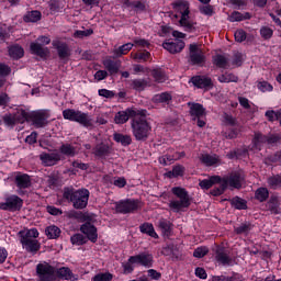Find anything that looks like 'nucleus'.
Segmentation results:
<instances>
[{
    "label": "nucleus",
    "instance_id": "13",
    "mask_svg": "<svg viewBox=\"0 0 281 281\" xmlns=\"http://www.w3.org/2000/svg\"><path fill=\"white\" fill-rule=\"evenodd\" d=\"M31 117L36 128H43V126H47V120H49V111L44 110L33 112Z\"/></svg>",
    "mask_w": 281,
    "mask_h": 281
},
{
    "label": "nucleus",
    "instance_id": "35",
    "mask_svg": "<svg viewBox=\"0 0 281 281\" xmlns=\"http://www.w3.org/2000/svg\"><path fill=\"white\" fill-rule=\"evenodd\" d=\"M247 19H251V15L249 13H240L238 11H234L228 16V21H231V23H235L236 21H246Z\"/></svg>",
    "mask_w": 281,
    "mask_h": 281
},
{
    "label": "nucleus",
    "instance_id": "28",
    "mask_svg": "<svg viewBox=\"0 0 281 281\" xmlns=\"http://www.w3.org/2000/svg\"><path fill=\"white\" fill-rule=\"evenodd\" d=\"M238 102L240 106H243V109H245L247 113H249L250 115H254V113L258 111V108L254 103H251L247 98L239 97Z\"/></svg>",
    "mask_w": 281,
    "mask_h": 281
},
{
    "label": "nucleus",
    "instance_id": "25",
    "mask_svg": "<svg viewBox=\"0 0 281 281\" xmlns=\"http://www.w3.org/2000/svg\"><path fill=\"white\" fill-rule=\"evenodd\" d=\"M15 184L18 186V188L25 189L32 186V181L30 180V176H27L26 173H16Z\"/></svg>",
    "mask_w": 281,
    "mask_h": 281
},
{
    "label": "nucleus",
    "instance_id": "15",
    "mask_svg": "<svg viewBox=\"0 0 281 281\" xmlns=\"http://www.w3.org/2000/svg\"><path fill=\"white\" fill-rule=\"evenodd\" d=\"M130 261L134 265H142V267H153V255L142 252L139 255L130 257Z\"/></svg>",
    "mask_w": 281,
    "mask_h": 281
},
{
    "label": "nucleus",
    "instance_id": "58",
    "mask_svg": "<svg viewBox=\"0 0 281 281\" xmlns=\"http://www.w3.org/2000/svg\"><path fill=\"white\" fill-rule=\"evenodd\" d=\"M258 89L262 92L266 91H273V86H271L269 82L267 81H261L258 83Z\"/></svg>",
    "mask_w": 281,
    "mask_h": 281
},
{
    "label": "nucleus",
    "instance_id": "21",
    "mask_svg": "<svg viewBox=\"0 0 281 281\" xmlns=\"http://www.w3.org/2000/svg\"><path fill=\"white\" fill-rule=\"evenodd\" d=\"M40 159L44 164V166H56V164L60 161V154H41Z\"/></svg>",
    "mask_w": 281,
    "mask_h": 281
},
{
    "label": "nucleus",
    "instance_id": "31",
    "mask_svg": "<svg viewBox=\"0 0 281 281\" xmlns=\"http://www.w3.org/2000/svg\"><path fill=\"white\" fill-rule=\"evenodd\" d=\"M59 151L61 155H66V157H76L78 155V149L69 144L61 145Z\"/></svg>",
    "mask_w": 281,
    "mask_h": 281
},
{
    "label": "nucleus",
    "instance_id": "16",
    "mask_svg": "<svg viewBox=\"0 0 281 281\" xmlns=\"http://www.w3.org/2000/svg\"><path fill=\"white\" fill-rule=\"evenodd\" d=\"M178 25L182 27L184 32H194V30H196V22L190 18V13L180 15Z\"/></svg>",
    "mask_w": 281,
    "mask_h": 281
},
{
    "label": "nucleus",
    "instance_id": "38",
    "mask_svg": "<svg viewBox=\"0 0 281 281\" xmlns=\"http://www.w3.org/2000/svg\"><path fill=\"white\" fill-rule=\"evenodd\" d=\"M170 100H172V95L167 92H162L154 97V102H158L160 104H169Z\"/></svg>",
    "mask_w": 281,
    "mask_h": 281
},
{
    "label": "nucleus",
    "instance_id": "26",
    "mask_svg": "<svg viewBox=\"0 0 281 281\" xmlns=\"http://www.w3.org/2000/svg\"><path fill=\"white\" fill-rule=\"evenodd\" d=\"M103 67L109 71L110 76H113L120 71V67H122V63L113 61L111 59L103 60Z\"/></svg>",
    "mask_w": 281,
    "mask_h": 281
},
{
    "label": "nucleus",
    "instance_id": "62",
    "mask_svg": "<svg viewBox=\"0 0 281 281\" xmlns=\"http://www.w3.org/2000/svg\"><path fill=\"white\" fill-rule=\"evenodd\" d=\"M135 60H148L150 58V53L148 50H144L143 53L136 54L134 56Z\"/></svg>",
    "mask_w": 281,
    "mask_h": 281
},
{
    "label": "nucleus",
    "instance_id": "22",
    "mask_svg": "<svg viewBox=\"0 0 281 281\" xmlns=\"http://www.w3.org/2000/svg\"><path fill=\"white\" fill-rule=\"evenodd\" d=\"M200 161L204 164V166H221V158L217 155H209L202 154L200 156Z\"/></svg>",
    "mask_w": 281,
    "mask_h": 281
},
{
    "label": "nucleus",
    "instance_id": "17",
    "mask_svg": "<svg viewBox=\"0 0 281 281\" xmlns=\"http://www.w3.org/2000/svg\"><path fill=\"white\" fill-rule=\"evenodd\" d=\"M23 205V200L18 195H11L5 202L0 203V210H21Z\"/></svg>",
    "mask_w": 281,
    "mask_h": 281
},
{
    "label": "nucleus",
    "instance_id": "42",
    "mask_svg": "<svg viewBox=\"0 0 281 281\" xmlns=\"http://www.w3.org/2000/svg\"><path fill=\"white\" fill-rule=\"evenodd\" d=\"M255 198L257 199V201H260L261 203L263 201H267V199H269V190H267V188L257 189Z\"/></svg>",
    "mask_w": 281,
    "mask_h": 281
},
{
    "label": "nucleus",
    "instance_id": "43",
    "mask_svg": "<svg viewBox=\"0 0 281 281\" xmlns=\"http://www.w3.org/2000/svg\"><path fill=\"white\" fill-rule=\"evenodd\" d=\"M216 260L221 262V265H232V258L221 250H217Z\"/></svg>",
    "mask_w": 281,
    "mask_h": 281
},
{
    "label": "nucleus",
    "instance_id": "24",
    "mask_svg": "<svg viewBox=\"0 0 281 281\" xmlns=\"http://www.w3.org/2000/svg\"><path fill=\"white\" fill-rule=\"evenodd\" d=\"M133 47H135V44L133 43L123 44L119 48L112 50L113 58H121V56H126V54H128V52H131Z\"/></svg>",
    "mask_w": 281,
    "mask_h": 281
},
{
    "label": "nucleus",
    "instance_id": "7",
    "mask_svg": "<svg viewBox=\"0 0 281 281\" xmlns=\"http://www.w3.org/2000/svg\"><path fill=\"white\" fill-rule=\"evenodd\" d=\"M50 43H52V38H49L48 36H40L37 38V43L33 42L30 45L32 54H35L36 56H40L41 58H45V56H48V54H49V48L43 47V45H49Z\"/></svg>",
    "mask_w": 281,
    "mask_h": 281
},
{
    "label": "nucleus",
    "instance_id": "30",
    "mask_svg": "<svg viewBox=\"0 0 281 281\" xmlns=\"http://www.w3.org/2000/svg\"><path fill=\"white\" fill-rule=\"evenodd\" d=\"M139 231L142 234H147V236H150L151 238H159V235H157V232H155V226L150 223H144L139 226Z\"/></svg>",
    "mask_w": 281,
    "mask_h": 281
},
{
    "label": "nucleus",
    "instance_id": "37",
    "mask_svg": "<svg viewBox=\"0 0 281 281\" xmlns=\"http://www.w3.org/2000/svg\"><path fill=\"white\" fill-rule=\"evenodd\" d=\"M218 82H238V76L232 72H225L217 78Z\"/></svg>",
    "mask_w": 281,
    "mask_h": 281
},
{
    "label": "nucleus",
    "instance_id": "3",
    "mask_svg": "<svg viewBox=\"0 0 281 281\" xmlns=\"http://www.w3.org/2000/svg\"><path fill=\"white\" fill-rule=\"evenodd\" d=\"M245 183V175L243 171H237L234 173H231V177L222 179L221 187L215 188L211 191V194L213 196H221L227 190V186L229 188L239 189L243 188V184Z\"/></svg>",
    "mask_w": 281,
    "mask_h": 281
},
{
    "label": "nucleus",
    "instance_id": "59",
    "mask_svg": "<svg viewBox=\"0 0 281 281\" xmlns=\"http://www.w3.org/2000/svg\"><path fill=\"white\" fill-rule=\"evenodd\" d=\"M93 34L92 30H86V31H76L74 33L75 38H85V36H91Z\"/></svg>",
    "mask_w": 281,
    "mask_h": 281
},
{
    "label": "nucleus",
    "instance_id": "8",
    "mask_svg": "<svg viewBox=\"0 0 281 281\" xmlns=\"http://www.w3.org/2000/svg\"><path fill=\"white\" fill-rule=\"evenodd\" d=\"M137 115H144V110L128 108L125 111H120L114 116L115 124H126L131 117L135 120Z\"/></svg>",
    "mask_w": 281,
    "mask_h": 281
},
{
    "label": "nucleus",
    "instance_id": "51",
    "mask_svg": "<svg viewBox=\"0 0 281 281\" xmlns=\"http://www.w3.org/2000/svg\"><path fill=\"white\" fill-rule=\"evenodd\" d=\"M3 122L7 126H14V124H19V122L16 121V116H14V114L4 115Z\"/></svg>",
    "mask_w": 281,
    "mask_h": 281
},
{
    "label": "nucleus",
    "instance_id": "45",
    "mask_svg": "<svg viewBox=\"0 0 281 281\" xmlns=\"http://www.w3.org/2000/svg\"><path fill=\"white\" fill-rule=\"evenodd\" d=\"M183 172H186V167L177 165L172 168V171L169 172V177H183Z\"/></svg>",
    "mask_w": 281,
    "mask_h": 281
},
{
    "label": "nucleus",
    "instance_id": "39",
    "mask_svg": "<svg viewBox=\"0 0 281 281\" xmlns=\"http://www.w3.org/2000/svg\"><path fill=\"white\" fill-rule=\"evenodd\" d=\"M45 234L48 238H58V236H60V228L56 225L48 226L45 229Z\"/></svg>",
    "mask_w": 281,
    "mask_h": 281
},
{
    "label": "nucleus",
    "instance_id": "33",
    "mask_svg": "<svg viewBox=\"0 0 281 281\" xmlns=\"http://www.w3.org/2000/svg\"><path fill=\"white\" fill-rule=\"evenodd\" d=\"M13 115L18 124H24V122H27V117H30V114L23 108H18L16 112L13 113Z\"/></svg>",
    "mask_w": 281,
    "mask_h": 281
},
{
    "label": "nucleus",
    "instance_id": "50",
    "mask_svg": "<svg viewBox=\"0 0 281 281\" xmlns=\"http://www.w3.org/2000/svg\"><path fill=\"white\" fill-rule=\"evenodd\" d=\"M209 251H210V249H207V247L202 246L194 250L193 256H194V258H203V257L207 256Z\"/></svg>",
    "mask_w": 281,
    "mask_h": 281
},
{
    "label": "nucleus",
    "instance_id": "48",
    "mask_svg": "<svg viewBox=\"0 0 281 281\" xmlns=\"http://www.w3.org/2000/svg\"><path fill=\"white\" fill-rule=\"evenodd\" d=\"M133 87L136 89V91H144V89L148 87V82L144 79H136L133 81Z\"/></svg>",
    "mask_w": 281,
    "mask_h": 281
},
{
    "label": "nucleus",
    "instance_id": "34",
    "mask_svg": "<svg viewBox=\"0 0 281 281\" xmlns=\"http://www.w3.org/2000/svg\"><path fill=\"white\" fill-rule=\"evenodd\" d=\"M53 45L56 47L59 57L69 58V47L67 46V44H60L58 42H53Z\"/></svg>",
    "mask_w": 281,
    "mask_h": 281
},
{
    "label": "nucleus",
    "instance_id": "52",
    "mask_svg": "<svg viewBox=\"0 0 281 281\" xmlns=\"http://www.w3.org/2000/svg\"><path fill=\"white\" fill-rule=\"evenodd\" d=\"M72 245H85L87 240L85 239V236L81 234H76L71 236L70 238Z\"/></svg>",
    "mask_w": 281,
    "mask_h": 281
},
{
    "label": "nucleus",
    "instance_id": "60",
    "mask_svg": "<svg viewBox=\"0 0 281 281\" xmlns=\"http://www.w3.org/2000/svg\"><path fill=\"white\" fill-rule=\"evenodd\" d=\"M268 183L269 186H271V188H278V186H280L281 183V177L280 176H274L268 179Z\"/></svg>",
    "mask_w": 281,
    "mask_h": 281
},
{
    "label": "nucleus",
    "instance_id": "11",
    "mask_svg": "<svg viewBox=\"0 0 281 281\" xmlns=\"http://www.w3.org/2000/svg\"><path fill=\"white\" fill-rule=\"evenodd\" d=\"M135 210H139V201L137 200H125L116 203V212L121 214H128Z\"/></svg>",
    "mask_w": 281,
    "mask_h": 281
},
{
    "label": "nucleus",
    "instance_id": "57",
    "mask_svg": "<svg viewBox=\"0 0 281 281\" xmlns=\"http://www.w3.org/2000/svg\"><path fill=\"white\" fill-rule=\"evenodd\" d=\"M127 5L137 11L146 10V3L142 2V1H134Z\"/></svg>",
    "mask_w": 281,
    "mask_h": 281
},
{
    "label": "nucleus",
    "instance_id": "49",
    "mask_svg": "<svg viewBox=\"0 0 281 281\" xmlns=\"http://www.w3.org/2000/svg\"><path fill=\"white\" fill-rule=\"evenodd\" d=\"M232 203H233L234 207H236V210H246L247 209V203L245 202V200H243L240 198L233 199Z\"/></svg>",
    "mask_w": 281,
    "mask_h": 281
},
{
    "label": "nucleus",
    "instance_id": "56",
    "mask_svg": "<svg viewBox=\"0 0 281 281\" xmlns=\"http://www.w3.org/2000/svg\"><path fill=\"white\" fill-rule=\"evenodd\" d=\"M234 36H235V41H237V43H243V41L247 40V33L245 31H243L241 29L237 30L235 32Z\"/></svg>",
    "mask_w": 281,
    "mask_h": 281
},
{
    "label": "nucleus",
    "instance_id": "27",
    "mask_svg": "<svg viewBox=\"0 0 281 281\" xmlns=\"http://www.w3.org/2000/svg\"><path fill=\"white\" fill-rule=\"evenodd\" d=\"M158 229H160L162 236H171L172 234V223L168 220H159L157 224Z\"/></svg>",
    "mask_w": 281,
    "mask_h": 281
},
{
    "label": "nucleus",
    "instance_id": "10",
    "mask_svg": "<svg viewBox=\"0 0 281 281\" xmlns=\"http://www.w3.org/2000/svg\"><path fill=\"white\" fill-rule=\"evenodd\" d=\"M190 63L192 65H202L205 63V55L203 48L198 44H190L189 46Z\"/></svg>",
    "mask_w": 281,
    "mask_h": 281
},
{
    "label": "nucleus",
    "instance_id": "14",
    "mask_svg": "<svg viewBox=\"0 0 281 281\" xmlns=\"http://www.w3.org/2000/svg\"><path fill=\"white\" fill-rule=\"evenodd\" d=\"M164 49L169 52V54H179L186 47V42L181 40L170 41L168 40L162 44Z\"/></svg>",
    "mask_w": 281,
    "mask_h": 281
},
{
    "label": "nucleus",
    "instance_id": "4",
    "mask_svg": "<svg viewBox=\"0 0 281 281\" xmlns=\"http://www.w3.org/2000/svg\"><path fill=\"white\" fill-rule=\"evenodd\" d=\"M64 198L68 201H71L74 207L76 210H85L89 203V190L79 189L77 191L74 190H65Z\"/></svg>",
    "mask_w": 281,
    "mask_h": 281
},
{
    "label": "nucleus",
    "instance_id": "19",
    "mask_svg": "<svg viewBox=\"0 0 281 281\" xmlns=\"http://www.w3.org/2000/svg\"><path fill=\"white\" fill-rule=\"evenodd\" d=\"M172 8L176 14H180V16H183V14H190V3L186 0H177L172 2Z\"/></svg>",
    "mask_w": 281,
    "mask_h": 281
},
{
    "label": "nucleus",
    "instance_id": "40",
    "mask_svg": "<svg viewBox=\"0 0 281 281\" xmlns=\"http://www.w3.org/2000/svg\"><path fill=\"white\" fill-rule=\"evenodd\" d=\"M211 281H243V276L240 274H233L232 277L215 276L212 278Z\"/></svg>",
    "mask_w": 281,
    "mask_h": 281
},
{
    "label": "nucleus",
    "instance_id": "1",
    "mask_svg": "<svg viewBox=\"0 0 281 281\" xmlns=\"http://www.w3.org/2000/svg\"><path fill=\"white\" fill-rule=\"evenodd\" d=\"M146 110H144V114H138L135 119L132 120V133L137 142H146V138L149 137L153 126L146 120Z\"/></svg>",
    "mask_w": 281,
    "mask_h": 281
},
{
    "label": "nucleus",
    "instance_id": "36",
    "mask_svg": "<svg viewBox=\"0 0 281 281\" xmlns=\"http://www.w3.org/2000/svg\"><path fill=\"white\" fill-rule=\"evenodd\" d=\"M25 23H36L41 21V12L40 11H31L24 15Z\"/></svg>",
    "mask_w": 281,
    "mask_h": 281
},
{
    "label": "nucleus",
    "instance_id": "53",
    "mask_svg": "<svg viewBox=\"0 0 281 281\" xmlns=\"http://www.w3.org/2000/svg\"><path fill=\"white\" fill-rule=\"evenodd\" d=\"M175 159H177V157L170 156V155H165L159 158V164H161V166H170V164H172V161H175Z\"/></svg>",
    "mask_w": 281,
    "mask_h": 281
},
{
    "label": "nucleus",
    "instance_id": "63",
    "mask_svg": "<svg viewBox=\"0 0 281 281\" xmlns=\"http://www.w3.org/2000/svg\"><path fill=\"white\" fill-rule=\"evenodd\" d=\"M135 265L134 262H131V258L128 259L127 262L123 263V271L124 273H133V270L135 269L133 267Z\"/></svg>",
    "mask_w": 281,
    "mask_h": 281
},
{
    "label": "nucleus",
    "instance_id": "20",
    "mask_svg": "<svg viewBox=\"0 0 281 281\" xmlns=\"http://www.w3.org/2000/svg\"><path fill=\"white\" fill-rule=\"evenodd\" d=\"M190 106V115L193 120L205 117V108L200 103H188Z\"/></svg>",
    "mask_w": 281,
    "mask_h": 281
},
{
    "label": "nucleus",
    "instance_id": "9",
    "mask_svg": "<svg viewBox=\"0 0 281 281\" xmlns=\"http://www.w3.org/2000/svg\"><path fill=\"white\" fill-rule=\"evenodd\" d=\"M36 273L41 281H52L54 280L55 270L54 267L44 261L36 266Z\"/></svg>",
    "mask_w": 281,
    "mask_h": 281
},
{
    "label": "nucleus",
    "instance_id": "47",
    "mask_svg": "<svg viewBox=\"0 0 281 281\" xmlns=\"http://www.w3.org/2000/svg\"><path fill=\"white\" fill-rule=\"evenodd\" d=\"M112 280H113V274H111L110 272L98 273L92 279V281H112Z\"/></svg>",
    "mask_w": 281,
    "mask_h": 281
},
{
    "label": "nucleus",
    "instance_id": "55",
    "mask_svg": "<svg viewBox=\"0 0 281 281\" xmlns=\"http://www.w3.org/2000/svg\"><path fill=\"white\" fill-rule=\"evenodd\" d=\"M260 34H261L262 38H265L267 41L273 36V30H271L270 27L263 26L260 30Z\"/></svg>",
    "mask_w": 281,
    "mask_h": 281
},
{
    "label": "nucleus",
    "instance_id": "12",
    "mask_svg": "<svg viewBox=\"0 0 281 281\" xmlns=\"http://www.w3.org/2000/svg\"><path fill=\"white\" fill-rule=\"evenodd\" d=\"M191 82L194 87L198 89H204V91H210V89L214 88L212 78L207 76H194L191 78Z\"/></svg>",
    "mask_w": 281,
    "mask_h": 281
},
{
    "label": "nucleus",
    "instance_id": "23",
    "mask_svg": "<svg viewBox=\"0 0 281 281\" xmlns=\"http://www.w3.org/2000/svg\"><path fill=\"white\" fill-rule=\"evenodd\" d=\"M216 183H220V188H221L222 179L218 176H213V177H210L209 179H204L200 181L199 186L202 190H210V188H212V186H216Z\"/></svg>",
    "mask_w": 281,
    "mask_h": 281
},
{
    "label": "nucleus",
    "instance_id": "54",
    "mask_svg": "<svg viewBox=\"0 0 281 281\" xmlns=\"http://www.w3.org/2000/svg\"><path fill=\"white\" fill-rule=\"evenodd\" d=\"M280 112H276L273 110H269L266 112V117L269 120V122H276V120H280Z\"/></svg>",
    "mask_w": 281,
    "mask_h": 281
},
{
    "label": "nucleus",
    "instance_id": "2",
    "mask_svg": "<svg viewBox=\"0 0 281 281\" xmlns=\"http://www.w3.org/2000/svg\"><path fill=\"white\" fill-rule=\"evenodd\" d=\"M20 243L26 251L30 254H36L41 249V243L36 240L38 238V229L31 228L19 232Z\"/></svg>",
    "mask_w": 281,
    "mask_h": 281
},
{
    "label": "nucleus",
    "instance_id": "18",
    "mask_svg": "<svg viewBox=\"0 0 281 281\" xmlns=\"http://www.w3.org/2000/svg\"><path fill=\"white\" fill-rule=\"evenodd\" d=\"M80 232H82L91 243H95V240H98V228H95L91 223L81 225Z\"/></svg>",
    "mask_w": 281,
    "mask_h": 281
},
{
    "label": "nucleus",
    "instance_id": "46",
    "mask_svg": "<svg viewBox=\"0 0 281 281\" xmlns=\"http://www.w3.org/2000/svg\"><path fill=\"white\" fill-rule=\"evenodd\" d=\"M153 78H155L156 82H166L167 77L161 69H155L153 70Z\"/></svg>",
    "mask_w": 281,
    "mask_h": 281
},
{
    "label": "nucleus",
    "instance_id": "32",
    "mask_svg": "<svg viewBox=\"0 0 281 281\" xmlns=\"http://www.w3.org/2000/svg\"><path fill=\"white\" fill-rule=\"evenodd\" d=\"M24 54L25 52L23 50V47L19 45L9 47V56L15 60H18V58H23Z\"/></svg>",
    "mask_w": 281,
    "mask_h": 281
},
{
    "label": "nucleus",
    "instance_id": "41",
    "mask_svg": "<svg viewBox=\"0 0 281 281\" xmlns=\"http://www.w3.org/2000/svg\"><path fill=\"white\" fill-rule=\"evenodd\" d=\"M114 139L119 143L122 144V146H130V144L133 142L131 136L128 135H123V134H114Z\"/></svg>",
    "mask_w": 281,
    "mask_h": 281
},
{
    "label": "nucleus",
    "instance_id": "61",
    "mask_svg": "<svg viewBox=\"0 0 281 281\" xmlns=\"http://www.w3.org/2000/svg\"><path fill=\"white\" fill-rule=\"evenodd\" d=\"M12 74V68L5 64L0 63V76H10Z\"/></svg>",
    "mask_w": 281,
    "mask_h": 281
},
{
    "label": "nucleus",
    "instance_id": "6",
    "mask_svg": "<svg viewBox=\"0 0 281 281\" xmlns=\"http://www.w3.org/2000/svg\"><path fill=\"white\" fill-rule=\"evenodd\" d=\"M171 192L179 200H171L169 202L170 210L173 212H181L183 207H190V195H188V191H186V189L175 187L171 189Z\"/></svg>",
    "mask_w": 281,
    "mask_h": 281
},
{
    "label": "nucleus",
    "instance_id": "64",
    "mask_svg": "<svg viewBox=\"0 0 281 281\" xmlns=\"http://www.w3.org/2000/svg\"><path fill=\"white\" fill-rule=\"evenodd\" d=\"M113 184L116 186V188H124V186H126V179L122 177L114 178Z\"/></svg>",
    "mask_w": 281,
    "mask_h": 281
},
{
    "label": "nucleus",
    "instance_id": "5",
    "mask_svg": "<svg viewBox=\"0 0 281 281\" xmlns=\"http://www.w3.org/2000/svg\"><path fill=\"white\" fill-rule=\"evenodd\" d=\"M63 117L70 122H77L78 124H81V126H85V128L93 127V119L82 111L66 109L63 111Z\"/></svg>",
    "mask_w": 281,
    "mask_h": 281
},
{
    "label": "nucleus",
    "instance_id": "44",
    "mask_svg": "<svg viewBox=\"0 0 281 281\" xmlns=\"http://www.w3.org/2000/svg\"><path fill=\"white\" fill-rule=\"evenodd\" d=\"M228 60L227 57L223 56V55H217L214 57V65H216V67H220L222 69H225V67H227L228 65Z\"/></svg>",
    "mask_w": 281,
    "mask_h": 281
},
{
    "label": "nucleus",
    "instance_id": "29",
    "mask_svg": "<svg viewBox=\"0 0 281 281\" xmlns=\"http://www.w3.org/2000/svg\"><path fill=\"white\" fill-rule=\"evenodd\" d=\"M57 276H59V278H63L64 280H70V281L78 280V276L74 274V272H71V270L67 267L59 268L57 270Z\"/></svg>",
    "mask_w": 281,
    "mask_h": 281
}]
</instances>
